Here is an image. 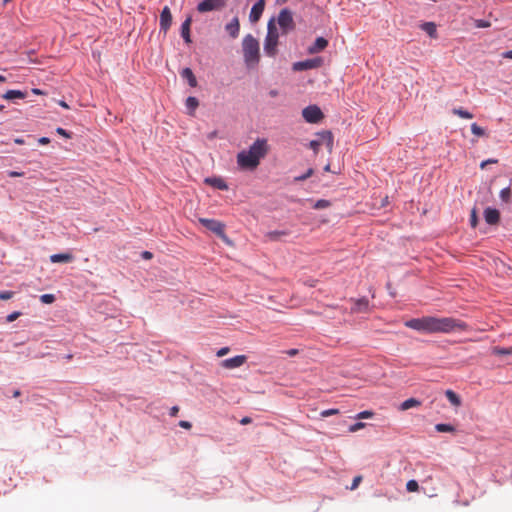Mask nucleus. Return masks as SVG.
Instances as JSON below:
<instances>
[{
	"label": "nucleus",
	"mask_w": 512,
	"mask_h": 512,
	"mask_svg": "<svg viewBox=\"0 0 512 512\" xmlns=\"http://www.w3.org/2000/svg\"><path fill=\"white\" fill-rule=\"evenodd\" d=\"M404 325L410 329L428 334H447L454 331H467L469 329V325L466 322L453 317L423 316L421 318L409 319Z\"/></svg>",
	"instance_id": "nucleus-1"
},
{
	"label": "nucleus",
	"mask_w": 512,
	"mask_h": 512,
	"mask_svg": "<svg viewBox=\"0 0 512 512\" xmlns=\"http://www.w3.org/2000/svg\"><path fill=\"white\" fill-rule=\"evenodd\" d=\"M269 151V146L265 138H258L249 147L248 150H242L237 154V164L242 169L255 170L261 159H263Z\"/></svg>",
	"instance_id": "nucleus-2"
},
{
	"label": "nucleus",
	"mask_w": 512,
	"mask_h": 512,
	"mask_svg": "<svg viewBox=\"0 0 512 512\" xmlns=\"http://www.w3.org/2000/svg\"><path fill=\"white\" fill-rule=\"evenodd\" d=\"M244 61L247 65L257 64L260 60L259 42L251 34L244 37L243 42Z\"/></svg>",
	"instance_id": "nucleus-3"
},
{
	"label": "nucleus",
	"mask_w": 512,
	"mask_h": 512,
	"mask_svg": "<svg viewBox=\"0 0 512 512\" xmlns=\"http://www.w3.org/2000/svg\"><path fill=\"white\" fill-rule=\"evenodd\" d=\"M279 34L275 26L274 20L271 19L267 25V35L264 41V52L269 57H275L277 55Z\"/></svg>",
	"instance_id": "nucleus-4"
},
{
	"label": "nucleus",
	"mask_w": 512,
	"mask_h": 512,
	"mask_svg": "<svg viewBox=\"0 0 512 512\" xmlns=\"http://www.w3.org/2000/svg\"><path fill=\"white\" fill-rule=\"evenodd\" d=\"M199 222L208 230L215 233L222 240L229 242L228 237L225 233V224L221 221L208 218H199Z\"/></svg>",
	"instance_id": "nucleus-5"
},
{
	"label": "nucleus",
	"mask_w": 512,
	"mask_h": 512,
	"mask_svg": "<svg viewBox=\"0 0 512 512\" xmlns=\"http://www.w3.org/2000/svg\"><path fill=\"white\" fill-rule=\"evenodd\" d=\"M318 139L311 140L309 142V148H311L315 153H318V150L322 144H326L329 151H332L333 148V134L331 131H322L318 133Z\"/></svg>",
	"instance_id": "nucleus-6"
},
{
	"label": "nucleus",
	"mask_w": 512,
	"mask_h": 512,
	"mask_svg": "<svg viewBox=\"0 0 512 512\" xmlns=\"http://www.w3.org/2000/svg\"><path fill=\"white\" fill-rule=\"evenodd\" d=\"M302 116L308 123H318L324 118L321 109L316 105H309L302 111Z\"/></svg>",
	"instance_id": "nucleus-7"
},
{
	"label": "nucleus",
	"mask_w": 512,
	"mask_h": 512,
	"mask_svg": "<svg viewBox=\"0 0 512 512\" xmlns=\"http://www.w3.org/2000/svg\"><path fill=\"white\" fill-rule=\"evenodd\" d=\"M322 57H315L312 59H306L304 61H298L293 63L292 69L293 71H305L309 69L319 68L323 65Z\"/></svg>",
	"instance_id": "nucleus-8"
},
{
	"label": "nucleus",
	"mask_w": 512,
	"mask_h": 512,
	"mask_svg": "<svg viewBox=\"0 0 512 512\" xmlns=\"http://www.w3.org/2000/svg\"><path fill=\"white\" fill-rule=\"evenodd\" d=\"M226 4L227 0H203L197 5V11L200 13L217 11L224 8Z\"/></svg>",
	"instance_id": "nucleus-9"
},
{
	"label": "nucleus",
	"mask_w": 512,
	"mask_h": 512,
	"mask_svg": "<svg viewBox=\"0 0 512 512\" xmlns=\"http://www.w3.org/2000/svg\"><path fill=\"white\" fill-rule=\"evenodd\" d=\"M278 24L284 32L293 30L295 27L292 12L288 8H284L278 15Z\"/></svg>",
	"instance_id": "nucleus-10"
},
{
	"label": "nucleus",
	"mask_w": 512,
	"mask_h": 512,
	"mask_svg": "<svg viewBox=\"0 0 512 512\" xmlns=\"http://www.w3.org/2000/svg\"><path fill=\"white\" fill-rule=\"evenodd\" d=\"M172 24V14L170 8L165 6L160 13V31L167 33Z\"/></svg>",
	"instance_id": "nucleus-11"
},
{
	"label": "nucleus",
	"mask_w": 512,
	"mask_h": 512,
	"mask_svg": "<svg viewBox=\"0 0 512 512\" xmlns=\"http://www.w3.org/2000/svg\"><path fill=\"white\" fill-rule=\"evenodd\" d=\"M247 361L246 355H237L222 361L221 366L226 369H234L242 366Z\"/></svg>",
	"instance_id": "nucleus-12"
},
{
	"label": "nucleus",
	"mask_w": 512,
	"mask_h": 512,
	"mask_svg": "<svg viewBox=\"0 0 512 512\" xmlns=\"http://www.w3.org/2000/svg\"><path fill=\"white\" fill-rule=\"evenodd\" d=\"M265 8V0H258L251 8L249 19L252 23L259 21Z\"/></svg>",
	"instance_id": "nucleus-13"
},
{
	"label": "nucleus",
	"mask_w": 512,
	"mask_h": 512,
	"mask_svg": "<svg viewBox=\"0 0 512 512\" xmlns=\"http://www.w3.org/2000/svg\"><path fill=\"white\" fill-rule=\"evenodd\" d=\"M484 219L489 225H498L500 222V212L496 208L487 207L484 210Z\"/></svg>",
	"instance_id": "nucleus-14"
},
{
	"label": "nucleus",
	"mask_w": 512,
	"mask_h": 512,
	"mask_svg": "<svg viewBox=\"0 0 512 512\" xmlns=\"http://www.w3.org/2000/svg\"><path fill=\"white\" fill-rule=\"evenodd\" d=\"M328 46V40L324 37H317L314 43L308 47V53L309 54H317Z\"/></svg>",
	"instance_id": "nucleus-15"
},
{
	"label": "nucleus",
	"mask_w": 512,
	"mask_h": 512,
	"mask_svg": "<svg viewBox=\"0 0 512 512\" xmlns=\"http://www.w3.org/2000/svg\"><path fill=\"white\" fill-rule=\"evenodd\" d=\"M225 30L232 38H237L240 30L238 17H234L228 24H226Z\"/></svg>",
	"instance_id": "nucleus-16"
},
{
	"label": "nucleus",
	"mask_w": 512,
	"mask_h": 512,
	"mask_svg": "<svg viewBox=\"0 0 512 512\" xmlns=\"http://www.w3.org/2000/svg\"><path fill=\"white\" fill-rule=\"evenodd\" d=\"M204 182L219 190L228 189L227 183L221 177H207Z\"/></svg>",
	"instance_id": "nucleus-17"
},
{
	"label": "nucleus",
	"mask_w": 512,
	"mask_h": 512,
	"mask_svg": "<svg viewBox=\"0 0 512 512\" xmlns=\"http://www.w3.org/2000/svg\"><path fill=\"white\" fill-rule=\"evenodd\" d=\"M192 18L188 17L181 25V36L184 39L185 43L190 44L192 42L190 35V26H191Z\"/></svg>",
	"instance_id": "nucleus-18"
},
{
	"label": "nucleus",
	"mask_w": 512,
	"mask_h": 512,
	"mask_svg": "<svg viewBox=\"0 0 512 512\" xmlns=\"http://www.w3.org/2000/svg\"><path fill=\"white\" fill-rule=\"evenodd\" d=\"M180 75L183 79L187 80L188 85L190 87L194 88L197 86V84H198L197 79H196V76L194 75L191 68L186 67V68L182 69V71L180 72Z\"/></svg>",
	"instance_id": "nucleus-19"
},
{
	"label": "nucleus",
	"mask_w": 512,
	"mask_h": 512,
	"mask_svg": "<svg viewBox=\"0 0 512 512\" xmlns=\"http://www.w3.org/2000/svg\"><path fill=\"white\" fill-rule=\"evenodd\" d=\"M353 307L351 311L354 313L364 312L368 309L369 301L366 297H361L359 299L353 300Z\"/></svg>",
	"instance_id": "nucleus-20"
},
{
	"label": "nucleus",
	"mask_w": 512,
	"mask_h": 512,
	"mask_svg": "<svg viewBox=\"0 0 512 512\" xmlns=\"http://www.w3.org/2000/svg\"><path fill=\"white\" fill-rule=\"evenodd\" d=\"M73 260V255L70 253H58L50 256L52 263H68Z\"/></svg>",
	"instance_id": "nucleus-21"
},
{
	"label": "nucleus",
	"mask_w": 512,
	"mask_h": 512,
	"mask_svg": "<svg viewBox=\"0 0 512 512\" xmlns=\"http://www.w3.org/2000/svg\"><path fill=\"white\" fill-rule=\"evenodd\" d=\"M421 404H422V402L420 400H418L416 398H409L400 404L399 410L405 411L410 408L419 407V406H421Z\"/></svg>",
	"instance_id": "nucleus-22"
},
{
	"label": "nucleus",
	"mask_w": 512,
	"mask_h": 512,
	"mask_svg": "<svg viewBox=\"0 0 512 512\" xmlns=\"http://www.w3.org/2000/svg\"><path fill=\"white\" fill-rule=\"evenodd\" d=\"M199 106V100L194 96H189L186 99V108L189 115H194L196 108Z\"/></svg>",
	"instance_id": "nucleus-23"
},
{
	"label": "nucleus",
	"mask_w": 512,
	"mask_h": 512,
	"mask_svg": "<svg viewBox=\"0 0 512 512\" xmlns=\"http://www.w3.org/2000/svg\"><path fill=\"white\" fill-rule=\"evenodd\" d=\"M445 395L453 406L459 407L461 405V398L453 390H446Z\"/></svg>",
	"instance_id": "nucleus-24"
},
{
	"label": "nucleus",
	"mask_w": 512,
	"mask_h": 512,
	"mask_svg": "<svg viewBox=\"0 0 512 512\" xmlns=\"http://www.w3.org/2000/svg\"><path fill=\"white\" fill-rule=\"evenodd\" d=\"M26 97V93L22 92L20 90H8L4 95L3 98L6 100H12L15 98L24 99Z\"/></svg>",
	"instance_id": "nucleus-25"
},
{
	"label": "nucleus",
	"mask_w": 512,
	"mask_h": 512,
	"mask_svg": "<svg viewBox=\"0 0 512 512\" xmlns=\"http://www.w3.org/2000/svg\"><path fill=\"white\" fill-rule=\"evenodd\" d=\"M289 232L286 231V230H274V231H269L267 234H266V237L271 240V241H278L281 239L282 236H286L288 235Z\"/></svg>",
	"instance_id": "nucleus-26"
},
{
	"label": "nucleus",
	"mask_w": 512,
	"mask_h": 512,
	"mask_svg": "<svg viewBox=\"0 0 512 512\" xmlns=\"http://www.w3.org/2000/svg\"><path fill=\"white\" fill-rule=\"evenodd\" d=\"M491 353L493 355H497V356L512 355V347L505 348V347L494 346L491 349Z\"/></svg>",
	"instance_id": "nucleus-27"
},
{
	"label": "nucleus",
	"mask_w": 512,
	"mask_h": 512,
	"mask_svg": "<svg viewBox=\"0 0 512 512\" xmlns=\"http://www.w3.org/2000/svg\"><path fill=\"white\" fill-rule=\"evenodd\" d=\"M422 29L432 38L437 35L436 25L434 22H425L422 24Z\"/></svg>",
	"instance_id": "nucleus-28"
},
{
	"label": "nucleus",
	"mask_w": 512,
	"mask_h": 512,
	"mask_svg": "<svg viewBox=\"0 0 512 512\" xmlns=\"http://www.w3.org/2000/svg\"><path fill=\"white\" fill-rule=\"evenodd\" d=\"M435 430L437 432H441V433H444V432H455L456 428L453 425H451V424L438 423V424L435 425Z\"/></svg>",
	"instance_id": "nucleus-29"
},
{
	"label": "nucleus",
	"mask_w": 512,
	"mask_h": 512,
	"mask_svg": "<svg viewBox=\"0 0 512 512\" xmlns=\"http://www.w3.org/2000/svg\"><path fill=\"white\" fill-rule=\"evenodd\" d=\"M452 112H453V114H455V115H457V116H459L461 118H464V119H471V118H473V114L472 113H470L469 111L464 110L462 108H454Z\"/></svg>",
	"instance_id": "nucleus-30"
},
{
	"label": "nucleus",
	"mask_w": 512,
	"mask_h": 512,
	"mask_svg": "<svg viewBox=\"0 0 512 512\" xmlns=\"http://www.w3.org/2000/svg\"><path fill=\"white\" fill-rule=\"evenodd\" d=\"M330 206H331V202L329 200L319 199L314 203L313 208L319 210V209L328 208Z\"/></svg>",
	"instance_id": "nucleus-31"
},
{
	"label": "nucleus",
	"mask_w": 512,
	"mask_h": 512,
	"mask_svg": "<svg viewBox=\"0 0 512 512\" xmlns=\"http://www.w3.org/2000/svg\"><path fill=\"white\" fill-rule=\"evenodd\" d=\"M478 222H479V219H478L477 209H476V207H474L471 210V214H470V226L472 228H476L478 225Z\"/></svg>",
	"instance_id": "nucleus-32"
},
{
	"label": "nucleus",
	"mask_w": 512,
	"mask_h": 512,
	"mask_svg": "<svg viewBox=\"0 0 512 512\" xmlns=\"http://www.w3.org/2000/svg\"><path fill=\"white\" fill-rule=\"evenodd\" d=\"M471 132L476 136H485L486 135L485 130L482 127H480L479 125H477V123H473L471 125Z\"/></svg>",
	"instance_id": "nucleus-33"
},
{
	"label": "nucleus",
	"mask_w": 512,
	"mask_h": 512,
	"mask_svg": "<svg viewBox=\"0 0 512 512\" xmlns=\"http://www.w3.org/2000/svg\"><path fill=\"white\" fill-rule=\"evenodd\" d=\"M314 173V170L312 168H309L306 173L300 175V176H297L294 178V180L296 182H302V181H305L306 179H308L309 177H311Z\"/></svg>",
	"instance_id": "nucleus-34"
},
{
	"label": "nucleus",
	"mask_w": 512,
	"mask_h": 512,
	"mask_svg": "<svg viewBox=\"0 0 512 512\" xmlns=\"http://www.w3.org/2000/svg\"><path fill=\"white\" fill-rule=\"evenodd\" d=\"M510 197H511V189L509 187H506V188H503L501 191H500V198L504 201V202H507L510 200Z\"/></svg>",
	"instance_id": "nucleus-35"
},
{
	"label": "nucleus",
	"mask_w": 512,
	"mask_h": 512,
	"mask_svg": "<svg viewBox=\"0 0 512 512\" xmlns=\"http://www.w3.org/2000/svg\"><path fill=\"white\" fill-rule=\"evenodd\" d=\"M406 489L409 492H416L419 489V484L416 480H409L406 484Z\"/></svg>",
	"instance_id": "nucleus-36"
},
{
	"label": "nucleus",
	"mask_w": 512,
	"mask_h": 512,
	"mask_svg": "<svg viewBox=\"0 0 512 512\" xmlns=\"http://www.w3.org/2000/svg\"><path fill=\"white\" fill-rule=\"evenodd\" d=\"M42 303L51 304L55 301V296L53 294H43L40 297Z\"/></svg>",
	"instance_id": "nucleus-37"
},
{
	"label": "nucleus",
	"mask_w": 512,
	"mask_h": 512,
	"mask_svg": "<svg viewBox=\"0 0 512 512\" xmlns=\"http://www.w3.org/2000/svg\"><path fill=\"white\" fill-rule=\"evenodd\" d=\"M373 414L374 413L372 411L365 410V411L358 413L355 416V418L356 419H367V418H371L373 416Z\"/></svg>",
	"instance_id": "nucleus-38"
},
{
	"label": "nucleus",
	"mask_w": 512,
	"mask_h": 512,
	"mask_svg": "<svg viewBox=\"0 0 512 512\" xmlns=\"http://www.w3.org/2000/svg\"><path fill=\"white\" fill-rule=\"evenodd\" d=\"M338 413H339L338 409L331 408V409L323 410L320 413V415H321V417H329V416H332V415H336Z\"/></svg>",
	"instance_id": "nucleus-39"
},
{
	"label": "nucleus",
	"mask_w": 512,
	"mask_h": 512,
	"mask_svg": "<svg viewBox=\"0 0 512 512\" xmlns=\"http://www.w3.org/2000/svg\"><path fill=\"white\" fill-rule=\"evenodd\" d=\"M364 427H365V423H363V422H356V423H354L353 425H351L349 427V431L350 432H356V431H358V430H360V429H362Z\"/></svg>",
	"instance_id": "nucleus-40"
},
{
	"label": "nucleus",
	"mask_w": 512,
	"mask_h": 512,
	"mask_svg": "<svg viewBox=\"0 0 512 512\" xmlns=\"http://www.w3.org/2000/svg\"><path fill=\"white\" fill-rule=\"evenodd\" d=\"M14 292L12 291H1L0 292V300H9L13 297Z\"/></svg>",
	"instance_id": "nucleus-41"
},
{
	"label": "nucleus",
	"mask_w": 512,
	"mask_h": 512,
	"mask_svg": "<svg viewBox=\"0 0 512 512\" xmlns=\"http://www.w3.org/2000/svg\"><path fill=\"white\" fill-rule=\"evenodd\" d=\"M21 315V312L19 311H14L12 312L11 314H9L7 317H6V321L7 322H13L15 321L18 317H20Z\"/></svg>",
	"instance_id": "nucleus-42"
},
{
	"label": "nucleus",
	"mask_w": 512,
	"mask_h": 512,
	"mask_svg": "<svg viewBox=\"0 0 512 512\" xmlns=\"http://www.w3.org/2000/svg\"><path fill=\"white\" fill-rule=\"evenodd\" d=\"M362 481V476H356L354 479H353V482L350 486V489L351 490H354L358 487V485L360 484V482Z\"/></svg>",
	"instance_id": "nucleus-43"
},
{
	"label": "nucleus",
	"mask_w": 512,
	"mask_h": 512,
	"mask_svg": "<svg viewBox=\"0 0 512 512\" xmlns=\"http://www.w3.org/2000/svg\"><path fill=\"white\" fill-rule=\"evenodd\" d=\"M56 133L65 137V138H71V133H69L68 131H66L65 129L61 128V127H58L56 129Z\"/></svg>",
	"instance_id": "nucleus-44"
},
{
	"label": "nucleus",
	"mask_w": 512,
	"mask_h": 512,
	"mask_svg": "<svg viewBox=\"0 0 512 512\" xmlns=\"http://www.w3.org/2000/svg\"><path fill=\"white\" fill-rule=\"evenodd\" d=\"M497 162H498L497 159H487V160L481 162L480 167L483 169L488 164H496Z\"/></svg>",
	"instance_id": "nucleus-45"
},
{
	"label": "nucleus",
	"mask_w": 512,
	"mask_h": 512,
	"mask_svg": "<svg viewBox=\"0 0 512 512\" xmlns=\"http://www.w3.org/2000/svg\"><path fill=\"white\" fill-rule=\"evenodd\" d=\"M179 426L184 429H190L192 427V424L189 421L181 420L179 422Z\"/></svg>",
	"instance_id": "nucleus-46"
},
{
	"label": "nucleus",
	"mask_w": 512,
	"mask_h": 512,
	"mask_svg": "<svg viewBox=\"0 0 512 512\" xmlns=\"http://www.w3.org/2000/svg\"><path fill=\"white\" fill-rule=\"evenodd\" d=\"M228 352H229V347H223L217 351V356L222 357V356L226 355Z\"/></svg>",
	"instance_id": "nucleus-47"
},
{
	"label": "nucleus",
	"mask_w": 512,
	"mask_h": 512,
	"mask_svg": "<svg viewBox=\"0 0 512 512\" xmlns=\"http://www.w3.org/2000/svg\"><path fill=\"white\" fill-rule=\"evenodd\" d=\"M179 412V407L178 406H173L171 409H170V412H169V415L171 417H176L177 414Z\"/></svg>",
	"instance_id": "nucleus-48"
},
{
	"label": "nucleus",
	"mask_w": 512,
	"mask_h": 512,
	"mask_svg": "<svg viewBox=\"0 0 512 512\" xmlns=\"http://www.w3.org/2000/svg\"><path fill=\"white\" fill-rule=\"evenodd\" d=\"M488 26H490V23L488 21H485V20H478L477 21V27L485 28V27H488Z\"/></svg>",
	"instance_id": "nucleus-49"
},
{
	"label": "nucleus",
	"mask_w": 512,
	"mask_h": 512,
	"mask_svg": "<svg viewBox=\"0 0 512 512\" xmlns=\"http://www.w3.org/2000/svg\"><path fill=\"white\" fill-rule=\"evenodd\" d=\"M24 173L23 172H17V171H9L8 172V176L9 177H12V178H15V177H21L23 176Z\"/></svg>",
	"instance_id": "nucleus-50"
},
{
	"label": "nucleus",
	"mask_w": 512,
	"mask_h": 512,
	"mask_svg": "<svg viewBox=\"0 0 512 512\" xmlns=\"http://www.w3.org/2000/svg\"><path fill=\"white\" fill-rule=\"evenodd\" d=\"M39 144L47 145L50 143V139L48 137H41L38 139Z\"/></svg>",
	"instance_id": "nucleus-51"
},
{
	"label": "nucleus",
	"mask_w": 512,
	"mask_h": 512,
	"mask_svg": "<svg viewBox=\"0 0 512 512\" xmlns=\"http://www.w3.org/2000/svg\"><path fill=\"white\" fill-rule=\"evenodd\" d=\"M252 422V419L248 416L246 417H243L241 420H240V424L242 425H247V424H250Z\"/></svg>",
	"instance_id": "nucleus-52"
},
{
	"label": "nucleus",
	"mask_w": 512,
	"mask_h": 512,
	"mask_svg": "<svg viewBox=\"0 0 512 512\" xmlns=\"http://www.w3.org/2000/svg\"><path fill=\"white\" fill-rule=\"evenodd\" d=\"M142 257L144 259L148 260V259H151L153 257V254L150 251H144V252H142Z\"/></svg>",
	"instance_id": "nucleus-53"
},
{
	"label": "nucleus",
	"mask_w": 512,
	"mask_h": 512,
	"mask_svg": "<svg viewBox=\"0 0 512 512\" xmlns=\"http://www.w3.org/2000/svg\"><path fill=\"white\" fill-rule=\"evenodd\" d=\"M503 58L512 59V50L506 51L502 54Z\"/></svg>",
	"instance_id": "nucleus-54"
},
{
	"label": "nucleus",
	"mask_w": 512,
	"mask_h": 512,
	"mask_svg": "<svg viewBox=\"0 0 512 512\" xmlns=\"http://www.w3.org/2000/svg\"><path fill=\"white\" fill-rule=\"evenodd\" d=\"M287 355L289 356H295L298 354V350L297 349H290L288 351H286Z\"/></svg>",
	"instance_id": "nucleus-55"
},
{
	"label": "nucleus",
	"mask_w": 512,
	"mask_h": 512,
	"mask_svg": "<svg viewBox=\"0 0 512 512\" xmlns=\"http://www.w3.org/2000/svg\"><path fill=\"white\" fill-rule=\"evenodd\" d=\"M14 142L18 145H23L25 144V140L23 138H16L14 139Z\"/></svg>",
	"instance_id": "nucleus-56"
},
{
	"label": "nucleus",
	"mask_w": 512,
	"mask_h": 512,
	"mask_svg": "<svg viewBox=\"0 0 512 512\" xmlns=\"http://www.w3.org/2000/svg\"><path fill=\"white\" fill-rule=\"evenodd\" d=\"M20 395H21V391L18 390V389L14 390L13 393H12L13 397H19Z\"/></svg>",
	"instance_id": "nucleus-57"
},
{
	"label": "nucleus",
	"mask_w": 512,
	"mask_h": 512,
	"mask_svg": "<svg viewBox=\"0 0 512 512\" xmlns=\"http://www.w3.org/2000/svg\"><path fill=\"white\" fill-rule=\"evenodd\" d=\"M59 105H60L61 107H63V108H66V109H68V108H69L68 104H67L65 101H63V100L59 101Z\"/></svg>",
	"instance_id": "nucleus-58"
},
{
	"label": "nucleus",
	"mask_w": 512,
	"mask_h": 512,
	"mask_svg": "<svg viewBox=\"0 0 512 512\" xmlns=\"http://www.w3.org/2000/svg\"><path fill=\"white\" fill-rule=\"evenodd\" d=\"M269 95L271 97H276L278 95V91L277 90H270Z\"/></svg>",
	"instance_id": "nucleus-59"
},
{
	"label": "nucleus",
	"mask_w": 512,
	"mask_h": 512,
	"mask_svg": "<svg viewBox=\"0 0 512 512\" xmlns=\"http://www.w3.org/2000/svg\"><path fill=\"white\" fill-rule=\"evenodd\" d=\"M316 282H317L316 280H310V281H307L306 284L309 285L310 287H314Z\"/></svg>",
	"instance_id": "nucleus-60"
},
{
	"label": "nucleus",
	"mask_w": 512,
	"mask_h": 512,
	"mask_svg": "<svg viewBox=\"0 0 512 512\" xmlns=\"http://www.w3.org/2000/svg\"><path fill=\"white\" fill-rule=\"evenodd\" d=\"M32 92H33L34 94H42V91H41L40 89H38V88H34V89H32Z\"/></svg>",
	"instance_id": "nucleus-61"
},
{
	"label": "nucleus",
	"mask_w": 512,
	"mask_h": 512,
	"mask_svg": "<svg viewBox=\"0 0 512 512\" xmlns=\"http://www.w3.org/2000/svg\"><path fill=\"white\" fill-rule=\"evenodd\" d=\"M6 81V78L0 74V82H5Z\"/></svg>",
	"instance_id": "nucleus-62"
},
{
	"label": "nucleus",
	"mask_w": 512,
	"mask_h": 512,
	"mask_svg": "<svg viewBox=\"0 0 512 512\" xmlns=\"http://www.w3.org/2000/svg\"><path fill=\"white\" fill-rule=\"evenodd\" d=\"M288 0H277V3L278 4H283V3H286Z\"/></svg>",
	"instance_id": "nucleus-63"
},
{
	"label": "nucleus",
	"mask_w": 512,
	"mask_h": 512,
	"mask_svg": "<svg viewBox=\"0 0 512 512\" xmlns=\"http://www.w3.org/2000/svg\"><path fill=\"white\" fill-rule=\"evenodd\" d=\"M325 171H329L330 170V164H327L324 168Z\"/></svg>",
	"instance_id": "nucleus-64"
}]
</instances>
